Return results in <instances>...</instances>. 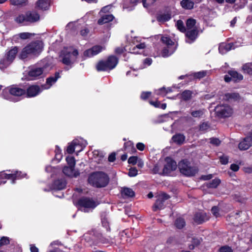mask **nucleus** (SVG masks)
Masks as SVG:
<instances>
[{
    "mask_svg": "<svg viewBox=\"0 0 252 252\" xmlns=\"http://www.w3.org/2000/svg\"><path fill=\"white\" fill-rule=\"evenodd\" d=\"M110 178L106 173L103 171H95L88 177V182L90 185L96 188L106 187L109 184Z\"/></svg>",
    "mask_w": 252,
    "mask_h": 252,
    "instance_id": "1",
    "label": "nucleus"
},
{
    "mask_svg": "<svg viewBox=\"0 0 252 252\" xmlns=\"http://www.w3.org/2000/svg\"><path fill=\"white\" fill-rule=\"evenodd\" d=\"M40 15L36 11H27L15 17L14 21L20 26H29L38 22Z\"/></svg>",
    "mask_w": 252,
    "mask_h": 252,
    "instance_id": "2",
    "label": "nucleus"
},
{
    "mask_svg": "<svg viewBox=\"0 0 252 252\" xmlns=\"http://www.w3.org/2000/svg\"><path fill=\"white\" fill-rule=\"evenodd\" d=\"M119 58L115 55H109L106 59L100 60L95 65L98 72L110 71L114 69L119 63Z\"/></svg>",
    "mask_w": 252,
    "mask_h": 252,
    "instance_id": "3",
    "label": "nucleus"
},
{
    "mask_svg": "<svg viewBox=\"0 0 252 252\" xmlns=\"http://www.w3.org/2000/svg\"><path fill=\"white\" fill-rule=\"evenodd\" d=\"M42 42L36 40L31 42L23 48L19 55V59L25 60L30 55L35 54L42 49Z\"/></svg>",
    "mask_w": 252,
    "mask_h": 252,
    "instance_id": "4",
    "label": "nucleus"
},
{
    "mask_svg": "<svg viewBox=\"0 0 252 252\" xmlns=\"http://www.w3.org/2000/svg\"><path fill=\"white\" fill-rule=\"evenodd\" d=\"M79 54L77 49H74L72 52L68 51L67 48H64L61 52L62 62L66 65H70L73 64Z\"/></svg>",
    "mask_w": 252,
    "mask_h": 252,
    "instance_id": "5",
    "label": "nucleus"
},
{
    "mask_svg": "<svg viewBox=\"0 0 252 252\" xmlns=\"http://www.w3.org/2000/svg\"><path fill=\"white\" fill-rule=\"evenodd\" d=\"M179 168L181 173L187 176H192L196 174L198 169L196 167L191 166L186 160H183L179 163Z\"/></svg>",
    "mask_w": 252,
    "mask_h": 252,
    "instance_id": "6",
    "label": "nucleus"
},
{
    "mask_svg": "<svg viewBox=\"0 0 252 252\" xmlns=\"http://www.w3.org/2000/svg\"><path fill=\"white\" fill-rule=\"evenodd\" d=\"M161 40L167 46L162 51V56L167 57L170 56L175 51L177 48L176 45L168 36H162Z\"/></svg>",
    "mask_w": 252,
    "mask_h": 252,
    "instance_id": "7",
    "label": "nucleus"
},
{
    "mask_svg": "<svg viewBox=\"0 0 252 252\" xmlns=\"http://www.w3.org/2000/svg\"><path fill=\"white\" fill-rule=\"evenodd\" d=\"M76 206L78 208H83L84 211L87 212L88 209H94L96 206V204L92 198L83 196L77 200Z\"/></svg>",
    "mask_w": 252,
    "mask_h": 252,
    "instance_id": "8",
    "label": "nucleus"
},
{
    "mask_svg": "<svg viewBox=\"0 0 252 252\" xmlns=\"http://www.w3.org/2000/svg\"><path fill=\"white\" fill-rule=\"evenodd\" d=\"M43 89L36 84H28L25 86V96L27 98L34 97L38 95Z\"/></svg>",
    "mask_w": 252,
    "mask_h": 252,
    "instance_id": "9",
    "label": "nucleus"
},
{
    "mask_svg": "<svg viewBox=\"0 0 252 252\" xmlns=\"http://www.w3.org/2000/svg\"><path fill=\"white\" fill-rule=\"evenodd\" d=\"M215 112L219 117L225 118L231 116L233 113V110L229 105L221 104L216 107Z\"/></svg>",
    "mask_w": 252,
    "mask_h": 252,
    "instance_id": "10",
    "label": "nucleus"
},
{
    "mask_svg": "<svg viewBox=\"0 0 252 252\" xmlns=\"http://www.w3.org/2000/svg\"><path fill=\"white\" fill-rule=\"evenodd\" d=\"M17 85H11L3 91V94L8 92L11 95L15 96H25V86L23 88Z\"/></svg>",
    "mask_w": 252,
    "mask_h": 252,
    "instance_id": "11",
    "label": "nucleus"
},
{
    "mask_svg": "<svg viewBox=\"0 0 252 252\" xmlns=\"http://www.w3.org/2000/svg\"><path fill=\"white\" fill-rule=\"evenodd\" d=\"M105 48L101 45H96L93 46L90 49L86 50L83 52V55L82 56L83 60H85L87 58L93 57L99 53L102 50H105Z\"/></svg>",
    "mask_w": 252,
    "mask_h": 252,
    "instance_id": "12",
    "label": "nucleus"
},
{
    "mask_svg": "<svg viewBox=\"0 0 252 252\" xmlns=\"http://www.w3.org/2000/svg\"><path fill=\"white\" fill-rule=\"evenodd\" d=\"M166 164L163 170V173L164 175H168L171 171H174L177 167V165L174 160L170 158H166L165 159Z\"/></svg>",
    "mask_w": 252,
    "mask_h": 252,
    "instance_id": "13",
    "label": "nucleus"
},
{
    "mask_svg": "<svg viewBox=\"0 0 252 252\" xmlns=\"http://www.w3.org/2000/svg\"><path fill=\"white\" fill-rule=\"evenodd\" d=\"M43 71L42 67H33L28 72V76L31 80H37L43 77Z\"/></svg>",
    "mask_w": 252,
    "mask_h": 252,
    "instance_id": "14",
    "label": "nucleus"
},
{
    "mask_svg": "<svg viewBox=\"0 0 252 252\" xmlns=\"http://www.w3.org/2000/svg\"><path fill=\"white\" fill-rule=\"evenodd\" d=\"M252 145V133L245 137L240 142L239 148L240 150H246Z\"/></svg>",
    "mask_w": 252,
    "mask_h": 252,
    "instance_id": "15",
    "label": "nucleus"
},
{
    "mask_svg": "<svg viewBox=\"0 0 252 252\" xmlns=\"http://www.w3.org/2000/svg\"><path fill=\"white\" fill-rule=\"evenodd\" d=\"M66 186V181L63 178L55 180L52 184V189L55 190H60L65 189Z\"/></svg>",
    "mask_w": 252,
    "mask_h": 252,
    "instance_id": "16",
    "label": "nucleus"
},
{
    "mask_svg": "<svg viewBox=\"0 0 252 252\" xmlns=\"http://www.w3.org/2000/svg\"><path fill=\"white\" fill-rule=\"evenodd\" d=\"M198 32V31L197 29L187 30L186 35L187 39H186V42L189 43H191L193 42L197 38Z\"/></svg>",
    "mask_w": 252,
    "mask_h": 252,
    "instance_id": "17",
    "label": "nucleus"
},
{
    "mask_svg": "<svg viewBox=\"0 0 252 252\" xmlns=\"http://www.w3.org/2000/svg\"><path fill=\"white\" fill-rule=\"evenodd\" d=\"M63 172L66 176L70 177H77L80 175L78 170L75 171L74 167L72 166H64L63 169Z\"/></svg>",
    "mask_w": 252,
    "mask_h": 252,
    "instance_id": "18",
    "label": "nucleus"
},
{
    "mask_svg": "<svg viewBox=\"0 0 252 252\" xmlns=\"http://www.w3.org/2000/svg\"><path fill=\"white\" fill-rule=\"evenodd\" d=\"M209 216L203 212L196 213L194 217V220L197 224L202 223L209 220Z\"/></svg>",
    "mask_w": 252,
    "mask_h": 252,
    "instance_id": "19",
    "label": "nucleus"
},
{
    "mask_svg": "<svg viewBox=\"0 0 252 252\" xmlns=\"http://www.w3.org/2000/svg\"><path fill=\"white\" fill-rule=\"evenodd\" d=\"M9 172H11V173L7 174L4 172H0V184H5L6 182L7 179H11L12 183H14V171H11L10 170H8Z\"/></svg>",
    "mask_w": 252,
    "mask_h": 252,
    "instance_id": "20",
    "label": "nucleus"
},
{
    "mask_svg": "<svg viewBox=\"0 0 252 252\" xmlns=\"http://www.w3.org/2000/svg\"><path fill=\"white\" fill-rule=\"evenodd\" d=\"M94 235L97 238V239L101 243L103 244H110L113 239L112 237L109 235L106 234V237H104L103 234L97 231L94 232Z\"/></svg>",
    "mask_w": 252,
    "mask_h": 252,
    "instance_id": "21",
    "label": "nucleus"
},
{
    "mask_svg": "<svg viewBox=\"0 0 252 252\" xmlns=\"http://www.w3.org/2000/svg\"><path fill=\"white\" fill-rule=\"evenodd\" d=\"M234 48L235 47L233 43H222L220 45L219 50L220 53L221 54H224L228 51L231 50V49H234Z\"/></svg>",
    "mask_w": 252,
    "mask_h": 252,
    "instance_id": "22",
    "label": "nucleus"
},
{
    "mask_svg": "<svg viewBox=\"0 0 252 252\" xmlns=\"http://www.w3.org/2000/svg\"><path fill=\"white\" fill-rule=\"evenodd\" d=\"M114 19V16L112 14H105L101 16L97 20V24L102 25L112 21Z\"/></svg>",
    "mask_w": 252,
    "mask_h": 252,
    "instance_id": "23",
    "label": "nucleus"
},
{
    "mask_svg": "<svg viewBox=\"0 0 252 252\" xmlns=\"http://www.w3.org/2000/svg\"><path fill=\"white\" fill-rule=\"evenodd\" d=\"M19 48L17 46L12 47L11 49L8 51L5 54V56L10 60L12 62L16 58L18 53Z\"/></svg>",
    "mask_w": 252,
    "mask_h": 252,
    "instance_id": "24",
    "label": "nucleus"
},
{
    "mask_svg": "<svg viewBox=\"0 0 252 252\" xmlns=\"http://www.w3.org/2000/svg\"><path fill=\"white\" fill-rule=\"evenodd\" d=\"M122 196L123 197H133L135 196V192L130 188L127 187L122 188L121 190Z\"/></svg>",
    "mask_w": 252,
    "mask_h": 252,
    "instance_id": "25",
    "label": "nucleus"
},
{
    "mask_svg": "<svg viewBox=\"0 0 252 252\" xmlns=\"http://www.w3.org/2000/svg\"><path fill=\"white\" fill-rule=\"evenodd\" d=\"M50 5V0H38L36 3V7L41 10L48 9Z\"/></svg>",
    "mask_w": 252,
    "mask_h": 252,
    "instance_id": "26",
    "label": "nucleus"
},
{
    "mask_svg": "<svg viewBox=\"0 0 252 252\" xmlns=\"http://www.w3.org/2000/svg\"><path fill=\"white\" fill-rule=\"evenodd\" d=\"M224 99L229 101H238L240 99V96L236 93H230L225 94Z\"/></svg>",
    "mask_w": 252,
    "mask_h": 252,
    "instance_id": "27",
    "label": "nucleus"
},
{
    "mask_svg": "<svg viewBox=\"0 0 252 252\" xmlns=\"http://www.w3.org/2000/svg\"><path fill=\"white\" fill-rule=\"evenodd\" d=\"M206 110L204 109H192L190 110L191 116L194 118H201L204 115Z\"/></svg>",
    "mask_w": 252,
    "mask_h": 252,
    "instance_id": "28",
    "label": "nucleus"
},
{
    "mask_svg": "<svg viewBox=\"0 0 252 252\" xmlns=\"http://www.w3.org/2000/svg\"><path fill=\"white\" fill-rule=\"evenodd\" d=\"M124 148L125 151L130 152L131 154L136 152L134 143L131 141H128L124 143Z\"/></svg>",
    "mask_w": 252,
    "mask_h": 252,
    "instance_id": "29",
    "label": "nucleus"
},
{
    "mask_svg": "<svg viewBox=\"0 0 252 252\" xmlns=\"http://www.w3.org/2000/svg\"><path fill=\"white\" fill-rule=\"evenodd\" d=\"M171 18V14L169 11L160 13L158 14V22L164 23Z\"/></svg>",
    "mask_w": 252,
    "mask_h": 252,
    "instance_id": "30",
    "label": "nucleus"
},
{
    "mask_svg": "<svg viewBox=\"0 0 252 252\" xmlns=\"http://www.w3.org/2000/svg\"><path fill=\"white\" fill-rule=\"evenodd\" d=\"M60 77V73L59 72H56L54 76H51L46 79V83L47 85H49V87H51L53 84L56 82Z\"/></svg>",
    "mask_w": 252,
    "mask_h": 252,
    "instance_id": "31",
    "label": "nucleus"
},
{
    "mask_svg": "<svg viewBox=\"0 0 252 252\" xmlns=\"http://www.w3.org/2000/svg\"><path fill=\"white\" fill-rule=\"evenodd\" d=\"M12 63V62L6 58V57L4 55V56L0 60V69L1 70H4L7 68Z\"/></svg>",
    "mask_w": 252,
    "mask_h": 252,
    "instance_id": "32",
    "label": "nucleus"
},
{
    "mask_svg": "<svg viewBox=\"0 0 252 252\" xmlns=\"http://www.w3.org/2000/svg\"><path fill=\"white\" fill-rule=\"evenodd\" d=\"M228 74L231 77L232 80L234 81H240L243 79V76L242 74L234 70L229 71Z\"/></svg>",
    "mask_w": 252,
    "mask_h": 252,
    "instance_id": "33",
    "label": "nucleus"
},
{
    "mask_svg": "<svg viewBox=\"0 0 252 252\" xmlns=\"http://www.w3.org/2000/svg\"><path fill=\"white\" fill-rule=\"evenodd\" d=\"M173 142L178 144H182L185 140V137L181 134H177L174 135L172 138Z\"/></svg>",
    "mask_w": 252,
    "mask_h": 252,
    "instance_id": "34",
    "label": "nucleus"
},
{
    "mask_svg": "<svg viewBox=\"0 0 252 252\" xmlns=\"http://www.w3.org/2000/svg\"><path fill=\"white\" fill-rule=\"evenodd\" d=\"M181 4L183 8L191 9L193 7L194 3L190 0H182Z\"/></svg>",
    "mask_w": 252,
    "mask_h": 252,
    "instance_id": "35",
    "label": "nucleus"
},
{
    "mask_svg": "<svg viewBox=\"0 0 252 252\" xmlns=\"http://www.w3.org/2000/svg\"><path fill=\"white\" fill-rule=\"evenodd\" d=\"M209 72L205 70H202L197 72H194L192 74V77L194 79H201L207 75Z\"/></svg>",
    "mask_w": 252,
    "mask_h": 252,
    "instance_id": "36",
    "label": "nucleus"
},
{
    "mask_svg": "<svg viewBox=\"0 0 252 252\" xmlns=\"http://www.w3.org/2000/svg\"><path fill=\"white\" fill-rule=\"evenodd\" d=\"M242 70L244 73L252 75V63H247L242 66Z\"/></svg>",
    "mask_w": 252,
    "mask_h": 252,
    "instance_id": "37",
    "label": "nucleus"
},
{
    "mask_svg": "<svg viewBox=\"0 0 252 252\" xmlns=\"http://www.w3.org/2000/svg\"><path fill=\"white\" fill-rule=\"evenodd\" d=\"M196 21L193 19H189L187 21L186 25L187 30L197 29L195 26Z\"/></svg>",
    "mask_w": 252,
    "mask_h": 252,
    "instance_id": "38",
    "label": "nucleus"
},
{
    "mask_svg": "<svg viewBox=\"0 0 252 252\" xmlns=\"http://www.w3.org/2000/svg\"><path fill=\"white\" fill-rule=\"evenodd\" d=\"M220 183V180L219 179H215L207 184V187L210 188H216Z\"/></svg>",
    "mask_w": 252,
    "mask_h": 252,
    "instance_id": "39",
    "label": "nucleus"
},
{
    "mask_svg": "<svg viewBox=\"0 0 252 252\" xmlns=\"http://www.w3.org/2000/svg\"><path fill=\"white\" fill-rule=\"evenodd\" d=\"M93 156L94 158H98L99 163L102 162L104 158L103 153L101 151L98 150H94L93 152Z\"/></svg>",
    "mask_w": 252,
    "mask_h": 252,
    "instance_id": "40",
    "label": "nucleus"
},
{
    "mask_svg": "<svg viewBox=\"0 0 252 252\" xmlns=\"http://www.w3.org/2000/svg\"><path fill=\"white\" fill-rule=\"evenodd\" d=\"M101 224L102 226L106 229V232L107 233H110L111 228L110 227L109 222L107 218H103L101 219Z\"/></svg>",
    "mask_w": 252,
    "mask_h": 252,
    "instance_id": "41",
    "label": "nucleus"
},
{
    "mask_svg": "<svg viewBox=\"0 0 252 252\" xmlns=\"http://www.w3.org/2000/svg\"><path fill=\"white\" fill-rule=\"evenodd\" d=\"M14 181L16 180L22 179L27 176V174L23 173L22 171H14Z\"/></svg>",
    "mask_w": 252,
    "mask_h": 252,
    "instance_id": "42",
    "label": "nucleus"
},
{
    "mask_svg": "<svg viewBox=\"0 0 252 252\" xmlns=\"http://www.w3.org/2000/svg\"><path fill=\"white\" fill-rule=\"evenodd\" d=\"M146 47V45L145 43H140L134 47H133L131 49V53L134 54H139V52L137 50L138 49H143Z\"/></svg>",
    "mask_w": 252,
    "mask_h": 252,
    "instance_id": "43",
    "label": "nucleus"
},
{
    "mask_svg": "<svg viewBox=\"0 0 252 252\" xmlns=\"http://www.w3.org/2000/svg\"><path fill=\"white\" fill-rule=\"evenodd\" d=\"M185 220L183 218H178L176 220L175 224L177 228L181 229L185 225Z\"/></svg>",
    "mask_w": 252,
    "mask_h": 252,
    "instance_id": "44",
    "label": "nucleus"
},
{
    "mask_svg": "<svg viewBox=\"0 0 252 252\" xmlns=\"http://www.w3.org/2000/svg\"><path fill=\"white\" fill-rule=\"evenodd\" d=\"M76 145H77L76 142L74 140L72 141L71 143H70L67 147L66 150V153L69 154H73L75 151V146Z\"/></svg>",
    "mask_w": 252,
    "mask_h": 252,
    "instance_id": "45",
    "label": "nucleus"
},
{
    "mask_svg": "<svg viewBox=\"0 0 252 252\" xmlns=\"http://www.w3.org/2000/svg\"><path fill=\"white\" fill-rule=\"evenodd\" d=\"M192 95V92L189 90H186L184 91L181 94V98L184 100H188L189 99Z\"/></svg>",
    "mask_w": 252,
    "mask_h": 252,
    "instance_id": "46",
    "label": "nucleus"
},
{
    "mask_svg": "<svg viewBox=\"0 0 252 252\" xmlns=\"http://www.w3.org/2000/svg\"><path fill=\"white\" fill-rule=\"evenodd\" d=\"M157 0H142L144 7L150 8L153 6Z\"/></svg>",
    "mask_w": 252,
    "mask_h": 252,
    "instance_id": "47",
    "label": "nucleus"
},
{
    "mask_svg": "<svg viewBox=\"0 0 252 252\" xmlns=\"http://www.w3.org/2000/svg\"><path fill=\"white\" fill-rule=\"evenodd\" d=\"M152 98L151 92H142L140 95V98L143 100H147L148 98Z\"/></svg>",
    "mask_w": 252,
    "mask_h": 252,
    "instance_id": "48",
    "label": "nucleus"
},
{
    "mask_svg": "<svg viewBox=\"0 0 252 252\" xmlns=\"http://www.w3.org/2000/svg\"><path fill=\"white\" fill-rule=\"evenodd\" d=\"M65 159L69 166L75 167V159L74 157L67 156Z\"/></svg>",
    "mask_w": 252,
    "mask_h": 252,
    "instance_id": "49",
    "label": "nucleus"
},
{
    "mask_svg": "<svg viewBox=\"0 0 252 252\" xmlns=\"http://www.w3.org/2000/svg\"><path fill=\"white\" fill-rule=\"evenodd\" d=\"M32 35V34L31 33L25 32L20 33L16 36L22 39L25 40L30 38Z\"/></svg>",
    "mask_w": 252,
    "mask_h": 252,
    "instance_id": "50",
    "label": "nucleus"
},
{
    "mask_svg": "<svg viewBox=\"0 0 252 252\" xmlns=\"http://www.w3.org/2000/svg\"><path fill=\"white\" fill-rule=\"evenodd\" d=\"M28 0H10L11 3L14 5H25Z\"/></svg>",
    "mask_w": 252,
    "mask_h": 252,
    "instance_id": "51",
    "label": "nucleus"
},
{
    "mask_svg": "<svg viewBox=\"0 0 252 252\" xmlns=\"http://www.w3.org/2000/svg\"><path fill=\"white\" fill-rule=\"evenodd\" d=\"M10 243V240L8 237L3 236L0 239V248L4 245H8Z\"/></svg>",
    "mask_w": 252,
    "mask_h": 252,
    "instance_id": "52",
    "label": "nucleus"
},
{
    "mask_svg": "<svg viewBox=\"0 0 252 252\" xmlns=\"http://www.w3.org/2000/svg\"><path fill=\"white\" fill-rule=\"evenodd\" d=\"M176 27L177 29L182 32H184L186 31L185 28L184 26V23L181 20H178L177 22Z\"/></svg>",
    "mask_w": 252,
    "mask_h": 252,
    "instance_id": "53",
    "label": "nucleus"
},
{
    "mask_svg": "<svg viewBox=\"0 0 252 252\" xmlns=\"http://www.w3.org/2000/svg\"><path fill=\"white\" fill-rule=\"evenodd\" d=\"M169 198V196L164 193H161L158 194V201L161 200V204H163L164 200L168 199Z\"/></svg>",
    "mask_w": 252,
    "mask_h": 252,
    "instance_id": "54",
    "label": "nucleus"
},
{
    "mask_svg": "<svg viewBox=\"0 0 252 252\" xmlns=\"http://www.w3.org/2000/svg\"><path fill=\"white\" fill-rule=\"evenodd\" d=\"M138 170L135 167H131L129 169L128 175L129 177H135L137 175Z\"/></svg>",
    "mask_w": 252,
    "mask_h": 252,
    "instance_id": "55",
    "label": "nucleus"
},
{
    "mask_svg": "<svg viewBox=\"0 0 252 252\" xmlns=\"http://www.w3.org/2000/svg\"><path fill=\"white\" fill-rule=\"evenodd\" d=\"M138 158L137 156H131L128 159V163L132 165H135L137 162Z\"/></svg>",
    "mask_w": 252,
    "mask_h": 252,
    "instance_id": "56",
    "label": "nucleus"
},
{
    "mask_svg": "<svg viewBox=\"0 0 252 252\" xmlns=\"http://www.w3.org/2000/svg\"><path fill=\"white\" fill-rule=\"evenodd\" d=\"M220 160L221 164H226L228 162V158L227 156L222 155L220 156Z\"/></svg>",
    "mask_w": 252,
    "mask_h": 252,
    "instance_id": "57",
    "label": "nucleus"
},
{
    "mask_svg": "<svg viewBox=\"0 0 252 252\" xmlns=\"http://www.w3.org/2000/svg\"><path fill=\"white\" fill-rule=\"evenodd\" d=\"M211 211L212 214L216 218L220 217V215L219 213V210L217 207L214 206L212 207Z\"/></svg>",
    "mask_w": 252,
    "mask_h": 252,
    "instance_id": "58",
    "label": "nucleus"
},
{
    "mask_svg": "<svg viewBox=\"0 0 252 252\" xmlns=\"http://www.w3.org/2000/svg\"><path fill=\"white\" fill-rule=\"evenodd\" d=\"M171 89L168 88L167 89L165 88H161L159 90H158V94L165 95L168 93L171 92Z\"/></svg>",
    "mask_w": 252,
    "mask_h": 252,
    "instance_id": "59",
    "label": "nucleus"
},
{
    "mask_svg": "<svg viewBox=\"0 0 252 252\" xmlns=\"http://www.w3.org/2000/svg\"><path fill=\"white\" fill-rule=\"evenodd\" d=\"M220 252H233L232 249L227 246H223L220 249Z\"/></svg>",
    "mask_w": 252,
    "mask_h": 252,
    "instance_id": "60",
    "label": "nucleus"
},
{
    "mask_svg": "<svg viewBox=\"0 0 252 252\" xmlns=\"http://www.w3.org/2000/svg\"><path fill=\"white\" fill-rule=\"evenodd\" d=\"M192 243H193V245L192 246H189V249H193L195 246H197L198 245L200 241L198 239L196 238H193Z\"/></svg>",
    "mask_w": 252,
    "mask_h": 252,
    "instance_id": "61",
    "label": "nucleus"
},
{
    "mask_svg": "<svg viewBox=\"0 0 252 252\" xmlns=\"http://www.w3.org/2000/svg\"><path fill=\"white\" fill-rule=\"evenodd\" d=\"M210 143L215 146H219L220 143V141L217 138H212L210 139Z\"/></svg>",
    "mask_w": 252,
    "mask_h": 252,
    "instance_id": "62",
    "label": "nucleus"
},
{
    "mask_svg": "<svg viewBox=\"0 0 252 252\" xmlns=\"http://www.w3.org/2000/svg\"><path fill=\"white\" fill-rule=\"evenodd\" d=\"M136 148L140 151H143L145 148V145L141 142H138L136 145Z\"/></svg>",
    "mask_w": 252,
    "mask_h": 252,
    "instance_id": "63",
    "label": "nucleus"
},
{
    "mask_svg": "<svg viewBox=\"0 0 252 252\" xmlns=\"http://www.w3.org/2000/svg\"><path fill=\"white\" fill-rule=\"evenodd\" d=\"M125 50V49L124 48L122 47H118L115 49V53L117 55H121L124 52Z\"/></svg>",
    "mask_w": 252,
    "mask_h": 252,
    "instance_id": "64",
    "label": "nucleus"
}]
</instances>
